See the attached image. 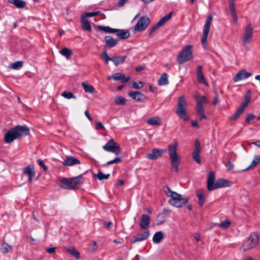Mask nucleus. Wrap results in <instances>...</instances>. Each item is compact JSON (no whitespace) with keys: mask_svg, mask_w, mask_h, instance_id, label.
I'll return each instance as SVG.
<instances>
[{"mask_svg":"<svg viewBox=\"0 0 260 260\" xmlns=\"http://www.w3.org/2000/svg\"><path fill=\"white\" fill-rule=\"evenodd\" d=\"M197 197L199 200V205L202 207L205 202L206 198L203 189L200 188L197 190Z\"/></svg>","mask_w":260,"mask_h":260,"instance_id":"26","label":"nucleus"},{"mask_svg":"<svg viewBox=\"0 0 260 260\" xmlns=\"http://www.w3.org/2000/svg\"><path fill=\"white\" fill-rule=\"evenodd\" d=\"M169 83L168 79V74L166 73H163L159 78L157 84L159 85H165Z\"/></svg>","mask_w":260,"mask_h":260,"instance_id":"35","label":"nucleus"},{"mask_svg":"<svg viewBox=\"0 0 260 260\" xmlns=\"http://www.w3.org/2000/svg\"><path fill=\"white\" fill-rule=\"evenodd\" d=\"M126 58V56H113L112 57L111 61L114 63L115 66H117L118 64L122 63L124 61Z\"/></svg>","mask_w":260,"mask_h":260,"instance_id":"33","label":"nucleus"},{"mask_svg":"<svg viewBox=\"0 0 260 260\" xmlns=\"http://www.w3.org/2000/svg\"><path fill=\"white\" fill-rule=\"evenodd\" d=\"M98 245L96 242H94L88 245V249L90 252H95L98 249Z\"/></svg>","mask_w":260,"mask_h":260,"instance_id":"48","label":"nucleus"},{"mask_svg":"<svg viewBox=\"0 0 260 260\" xmlns=\"http://www.w3.org/2000/svg\"><path fill=\"white\" fill-rule=\"evenodd\" d=\"M187 103L185 96L184 95L180 96L178 99L175 113L181 119L185 121H188L189 119V116L187 113Z\"/></svg>","mask_w":260,"mask_h":260,"instance_id":"3","label":"nucleus"},{"mask_svg":"<svg viewBox=\"0 0 260 260\" xmlns=\"http://www.w3.org/2000/svg\"><path fill=\"white\" fill-rule=\"evenodd\" d=\"M121 79H120V81H121V83H126L129 81V80L131 79V77H130V76L125 77V75L123 74H122V77H121Z\"/></svg>","mask_w":260,"mask_h":260,"instance_id":"57","label":"nucleus"},{"mask_svg":"<svg viewBox=\"0 0 260 260\" xmlns=\"http://www.w3.org/2000/svg\"><path fill=\"white\" fill-rule=\"evenodd\" d=\"M29 129L26 125H17L9 129L4 137L6 143L12 142L20 137L28 135Z\"/></svg>","mask_w":260,"mask_h":260,"instance_id":"1","label":"nucleus"},{"mask_svg":"<svg viewBox=\"0 0 260 260\" xmlns=\"http://www.w3.org/2000/svg\"><path fill=\"white\" fill-rule=\"evenodd\" d=\"M103 148L104 150L112 152L116 155H118L121 153V148L119 145L116 143L113 139L110 140L104 145Z\"/></svg>","mask_w":260,"mask_h":260,"instance_id":"9","label":"nucleus"},{"mask_svg":"<svg viewBox=\"0 0 260 260\" xmlns=\"http://www.w3.org/2000/svg\"><path fill=\"white\" fill-rule=\"evenodd\" d=\"M172 12H170L167 15L162 17L158 22V25H159L160 26L164 24L167 21L171 19L172 16Z\"/></svg>","mask_w":260,"mask_h":260,"instance_id":"40","label":"nucleus"},{"mask_svg":"<svg viewBox=\"0 0 260 260\" xmlns=\"http://www.w3.org/2000/svg\"><path fill=\"white\" fill-rule=\"evenodd\" d=\"M192 46L191 45H186L178 54L177 60L178 63L182 64L191 60L193 58Z\"/></svg>","mask_w":260,"mask_h":260,"instance_id":"5","label":"nucleus"},{"mask_svg":"<svg viewBox=\"0 0 260 260\" xmlns=\"http://www.w3.org/2000/svg\"><path fill=\"white\" fill-rule=\"evenodd\" d=\"M61 96L67 99L76 98V96L74 95V94L70 91H64L61 93Z\"/></svg>","mask_w":260,"mask_h":260,"instance_id":"46","label":"nucleus"},{"mask_svg":"<svg viewBox=\"0 0 260 260\" xmlns=\"http://www.w3.org/2000/svg\"><path fill=\"white\" fill-rule=\"evenodd\" d=\"M98 29L100 30L103 31L107 33H116L117 32H118L119 29L117 28H112L110 27L107 26H102V25H98L97 26Z\"/></svg>","mask_w":260,"mask_h":260,"instance_id":"32","label":"nucleus"},{"mask_svg":"<svg viewBox=\"0 0 260 260\" xmlns=\"http://www.w3.org/2000/svg\"><path fill=\"white\" fill-rule=\"evenodd\" d=\"M143 82L142 81L133 82L132 83V87L135 89H141L143 87Z\"/></svg>","mask_w":260,"mask_h":260,"instance_id":"53","label":"nucleus"},{"mask_svg":"<svg viewBox=\"0 0 260 260\" xmlns=\"http://www.w3.org/2000/svg\"><path fill=\"white\" fill-rule=\"evenodd\" d=\"M245 108L241 106L235 112V113L231 115L230 117V119L231 120H237L241 114L243 112Z\"/></svg>","mask_w":260,"mask_h":260,"instance_id":"34","label":"nucleus"},{"mask_svg":"<svg viewBox=\"0 0 260 260\" xmlns=\"http://www.w3.org/2000/svg\"><path fill=\"white\" fill-rule=\"evenodd\" d=\"M146 122L150 125H160L161 124V119L159 117L153 116L147 119Z\"/></svg>","mask_w":260,"mask_h":260,"instance_id":"27","label":"nucleus"},{"mask_svg":"<svg viewBox=\"0 0 260 260\" xmlns=\"http://www.w3.org/2000/svg\"><path fill=\"white\" fill-rule=\"evenodd\" d=\"M122 73H117L112 76H109L108 78V79H113L115 81L120 80V79H121V77H122Z\"/></svg>","mask_w":260,"mask_h":260,"instance_id":"52","label":"nucleus"},{"mask_svg":"<svg viewBox=\"0 0 260 260\" xmlns=\"http://www.w3.org/2000/svg\"><path fill=\"white\" fill-rule=\"evenodd\" d=\"M84 182L82 175L72 178H62L60 180L59 186L69 190L74 189L79 187Z\"/></svg>","mask_w":260,"mask_h":260,"instance_id":"2","label":"nucleus"},{"mask_svg":"<svg viewBox=\"0 0 260 260\" xmlns=\"http://www.w3.org/2000/svg\"><path fill=\"white\" fill-rule=\"evenodd\" d=\"M163 190L166 194L171 197V198L174 196V193H176V192L172 191L168 185H166L164 187Z\"/></svg>","mask_w":260,"mask_h":260,"instance_id":"45","label":"nucleus"},{"mask_svg":"<svg viewBox=\"0 0 260 260\" xmlns=\"http://www.w3.org/2000/svg\"><path fill=\"white\" fill-rule=\"evenodd\" d=\"M201 151L200 142L198 139H196L194 143V149L192 152V156L197 163H201L200 153Z\"/></svg>","mask_w":260,"mask_h":260,"instance_id":"15","label":"nucleus"},{"mask_svg":"<svg viewBox=\"0 0 260 260\" xmlns=\"http://www.w3.org/2000/svg\"><path fill=\"white\" fill-rule=\"evenodd\" d=\"M229 8L231 15L236 14V10L235 8V2H229Z\"/></svg>","mask_w":260,"mask_h":260,"instance_id":"55","label":"nucleus"},{"mask_svg":"<svg viewBox=\"0 0 260 260\" xmlns=\"http://www.w3.org/2000/svg\"><path fill=\"white\" fill-rule=\"evenodd\" d=\"M150 22V20L148 17H141L135 26V31H142L144 30L148 27Z\"/></svg>","mask_w":260,"mask_h":260,"instance_id":"11","label":"nucleus"},{"mask_svg":"<svg viewBox=\"0 0 260 260\" xmlns=\"http://www.w3.org/2000/svg\"><path fill=\"white\" fill-rule=\"evenodd\" d=\"M128 95L133 100L137 102H143L147 99V97L140 91H131L128 93Z\"/></svg>","mask_w":260,"mask_h":260,"instance_id":"16","label":"nucleus"},{"mask_svg":"<svg viewBox=\"0 0 260 260\" xmlns=\"http://www.w3.org/2000/svg\"><path fill=\"white\" fill-rule=\"evenodd\" d=\"M160 26L158 25V23L157 22L150 30V32L149 34V36L151 35L153 32H154L157 29H158Z\"/></svg>","mask_w":260,"mask_h":260,"instance_id":"59","label":"nucleus"},{"mask_svg":"<svg viewBox=\"0 0 260 260\" xmlns=\"http://www.w3.org/2000/svg\"><path fill=\"white\" fill-rule=\"evenodd\" d=\"M194 99L197 101V113L199 116L200 120L207 119L206 115L204 114L205 110L203 107V104H206L208 102L207 98L203 96L201 99L199 95H195Z\"/></svg>","mask_w":260,"mask_h":260,"instance_id":"7","label":"nucleus"},{"mask_svg":"<svg viewBox=\"0 0 260 260\" xmlns=\"http://www.w3.org/2000/svg\"><path fill=\"white\" fill-rule=\"evenodd\" d=\"M164 234L161 231L156 232L153 237L152 240L154 243H159L163 239Z\"/></svg>","mask_w":260,"mask_h":260,"instance_id":"36","label":"nucleus"},{"mask_svg":"<svg viewBox=\"0 0 260 260\" xmlns=\"http://www.w3.org/2000/svg\"><path fill=\"white\" fill-rule=\"evenodd\" d=\"M122 161V159L120 157H116L114 159L108 161L106 164L104 165V167L109 166L113 164H118Z\"/></svg>","mask_w":260,"mask_h":260,"instance_id":"47","label":"nucleus"},{"mask_svg":"<svg viewBox=\"0 0 260 260\" xmlns=\"http://www.w3.org/2000/svg\"><path fill=\"white\" fill-rule=\"evenodd\" d=\"M188 201V198H182L181 194L176 192L174 193V196L169 200V203L172 206L180 208L185 205Z\"/></svg>","mask_w":260,"mask_h":260,"instance_id":"8","label":"nucleus"},{"mask_svg":"<svg viewBox=\"0 0 260 260\" xmlns=\"http://www.w3.org/2000/svg\"><path fill=\"white\" fill-rule=\"evenodd\" d=\"M166 152V150L165 149L154 148L151 153L146 155V158L149 160H156L161 157Z\"/></svg>","mask_w":260,"mask_h":260,"instance_id":"13","label":"nucleus"},{"mask_svg":"<svg viewBox=\"0 0 260 260\" xmlns=\"http://www.w3.org/2000/svg\"><path fill=\"white\" fill-rule=\"evenodd\" d=\"M252 75V73L247 72L246 70H242L238 72L234 78V82H238L246 79Z\"/></svg>","mask_w":260,"mask_h":260,"instance_id":"17","label":"nucleus"},{"mask_svg":"<svg viewBox=\"0 0 260 260\" xmlns=\"http://www.w3.org/2000/svg\"><path fill=\"white\" fill-rule=\"evenodd\" d=\"M231 222L230 220L229 219H226V220H224V221L221 222L220 223L216 224L218 226H219L220 228H221L222 229H226L230 227V226L231 225Z\"/></svg>","mask_w":260,"mask_h":260,"instance_id":"44","label":"nucleus"},{"mask_svg":"<svg viewBox=\"0 0 260 260\" xmlns=\"http://www.w3.org/2000/svg\"><path fill=\"white\" fill-rule=\"evenodd\" d=\"M23 173L28 176V180L29 182H31L32 178L36 174L33 165H29L23 169Z\"/></svg>","mask_w":260,"mask_h":260,"instance_id":"22","label":"nucleus"},{"mask_svg":"<svg viewBox=\"0 0 260 260\" xmlns=\"http://www.w3.org/2000/svg\"><path fill=\"white\" fill-rule=\"evenodd\" d=\"M213 19L212 14L209 15L204 26L203 33L202 38V43L204 48H206L207 45V38L210 31V25Z\"/></svg>","mask_w":260,"mask_h":260,"instance_id":"10","label":"nucleus"},{"mask_svg":"<svg viewBox=\"0 0 260 260\" xmlns=\"http://www.w3.org/2000/svg\"><path fill=\"white\" fill-rule=\"evenodd\" d=\"M150 222V217L147 214H142L141 220L140 223V228L143 230L147 229L149 227Z\"/></svg>","mask_w":260,"mask_h":260,"instance_id":"23","label":"nucleus"},{"mask_svg":"<svg viewBox=\"0 0 260 260\" xmlns=\"http://www.w3.org/2000/svg\"><path fill=\"white\" fill-rule=\"evenodd\" d=\"M115 103L118 105H124L125 104V100L122 97L118 96L115 98Z\"/></svg>","mask_w":260,"mask_h":260,"instance_id":"50","label":"nucleus"},{"mask_svg":"<svg viewBox=\"0 0 260 260\" xmlns=\"http://www.w3.org/2000/svg\"><path fill=\"white\" fill-rule=\"evenodd\" d=\"M56 250L55 247H50L46 249V251L48 253H53L55 252Z\"/></svg>","mask_w":260,"mask_h":260,"instance_id":"64","label":"nucleus"},{"mask_svg":"<svg viewBox=\"0 0 260 260\" xmlns=\"http://www.w3.org/2000/svg\"><path fill=\"white\" fill-rule=\"evenodd\" d=\"M197 78L198 81L200 83L204 84L205 85H208L207 82L205 80L202 71V67L199 66L197 69Z\"/></svg>","mask_w":260,"mask_h":260,"instance_id":"24","label":"nucleus"},{"mask_svg":"<svg viewBox=\"0 0 260 260\" xmlns=\"http://www.w3.org/2000/svg\"><path fill=\"white\" fill-rule=\"evenodd\" d=\"M80 164L81 162L79 159L72 156H69L66 157L63 162H62V165L64 166H72Z\"/></svg>","mask_w":260,"mask_h":260,"instance_id":"18","label":"nucleus"},{"mask_svg":"<svg viewBox=\"0 0 260 260\" xmlns=\"http://www.w3.org/2000/svg\"><path fill=\"white\" fill-rule=\"evenodd\" d=\"M259 235L256 232L251 233L248 239L245 240L241 248L243 251H246L255 248L258 244Z\"/></svg>","mask_w":260,"mask_h":260,"instance_id":"6","label":"nucleus"},{"mask_svg":"<svg viewBox=\"0 0 260 260\" xmlns=\"http://www.w3.org/2000/svg\"><path fill=\"white\" fill-rule=\"evenodd\" d=\"M81 22L82 24V27L83 29L87 30L89 32L91 31V26L89 21L85 17L83 16L81 19Z\"/></svg>","mask_w":260,"mask_h":260,"instance_id":"30","label":"nucleus"},{"mask_svg":"<svg viewBox=\"0 0 260 260\" xmlns=\"http://www.w3.org/2000/svg\"><path fill=\"white\" fill-rule=\"evenodd\" d=\"M170 212L168 210L164 209L161 212L159 213L156 219V224L160 225L165 222L169 215Z\"/></svg>","mask_w":260,"mask_h":260,"instance_id":"19","label":"nucleus"},{"mask_svg":"<svg viewBox=\"0 0 260 260\" xmlns=\"http://www.w3.org/2000/svg\"><path fill=\"white\" fill-rule=\"evenodd\" d=\"M215 180V176L214 173L212 171L210 172L209 173L207 183V187L209 191L213 190V188L215 184L214 182Z\"/></svg>","mask_w":260,"mask_h":260,"instance_id":"20","label":"nucleus"},{"mask_svg":"<svg viewBox=\"0 0 260 260\" xmlns=\"http://www.w3.org/2000/svg\"><path fill=\"white\" fill-rule=\"evenodd\" d=\"M67 251L76 258H79L80 257V253L73 247L67 248Z\"/></svg>","mask_w":260,"mask_h":260,"instance_id":"42","label":"nucleus"},{"mask_svg":"<svg viewBox=\"0 0 260 260\" xmlns=\"http://www.w3.org/2000/svg\"><path fill=\"white\" fill-rule=\"evenodd\" d=\"M253 36V29L249 23L246 27L245 34L243 37V43L244 45H246L249 43L252 39Z\"/></svg>","mask_w":260,"mask_h":260,"instance_id":"14","label":"nucleus"},{"mask_svg":"<svg viewBox=\"0 0 260 260\" xmlns=\"http://www.w3.org/2000/svg\"><path fill=\"white\" fill-rule=\"evenodd\" d=\"M94 176L100 180L107 179L110 176V174H104L102 172L99 171L96 174H94Z\"/></svg>","mask_w":260,"mask_h":260,"instance_id":"43","label":"nucleus"},{"mask_svg":"<svg viewBox=\"0 0 260 260\" xmlns=\"http://www.w3.org/2000/svg\"><path fill=\"white\" fill-rule=\"evenodd\" d=\"M150 236L149 231H145L141 233H138L133 236L130 240L131 244H133L138 242H141L147 240Z\"/></svg>","mask_w":260,"mask_h":260,"instance_id":"12","label":"nucleus"},{"mask_svg":"<svg viewBox=\"0 0 260 260\" xmlns=\"http://www.w3.org/2000/svg\"><path fill=\"white\" fill-rule=\"evenodd\" d=\"M59 52L62 55L64 56L67 59L70 58L72 54V51L66 47L60 50Z\"/></svg>","mask_w":260,"mask_h":260,"instance_id":"39","label":"nucleus"},{"mask_svg":"<svg viewBox=\"0 0 260 260\" xmlns=\"http://www.w3.org/2000/svg\"><path fill=\"white\" fill-rule=\"evenodd\" d=\"M0 250L4 253H7L12 251V247L7 243L4 242L0 247Z\"/></svg>","mask_w":260,"mask_h":260,"instance_id":"38","label":"nucleus"},{"mask_svg":"<svg viewBox=\"0 0 260 260\" xmlns=\"http://www.w3.org/2000/svg\"><path fill=\"white\" fill-rule=\"evenodd\" d=\"M105 40L106 44L105 46V48L110 49L115 47L118 42V40L114 39L110 36H107L105 37Z\"/></svg>","mask_w":260,"mask_h":260,"instance_id":"21","label":"nucleus"},{"mask_svg":"<svg viewBox=\"0 0 260 260\" xmlns=\"http://www.w3.org/2000/svg\"><path fill=\"white\" fill-rule=\"evenodd\" d=\"M7 2L18 9H23L26 6V2L22 0H7Z\"/></svg>","mask_w":260,"mask_h":260,"instance_id":"29","label":"nucleus"},{"mask_svg":"<svg viewBox=\"0 0 260 260\" xmlns=\"http://www.w3.org/2000/svg\"><path fill=\"white\" fill-rule=\"evenodd\" d=\"M177 142L174 144H170L168 147L169 154L171 162V169L173 171L178 172V167L180 164V157L177 153Z\"/></svg>","mask_w":260,"mask_h":260,"instance_id":"4","label":"nucleus"},{"mask_svg":"<svg viewBox=\"0 0 260 260\" xmlns=\"http://www.w3.org/2000/svg\"><path fill=\"white\" fill-rule=\"evenodd\" d=\"M255 117V115L252 113L247 114V117L245 118V122L247 124H249L250 122L253 120Z\"/></svg>","mask_w":260,"mask_h":260,"instance_id":"54","label":"nucleus"},{"mask_svg":"<svg viewBox=\"0 0 260 260\" xmlns=\"http://www.w3.org/2000/svg\"><path fill=\"white\" fill-rule=\"evenodd\" d=\"M112 224V223L111 221H105L104 223V226L108 230L111 229Z\"/></svg>","mask_w":260,"mask_h":260,"instance_id":"63","label":"nucleus"},{"mask_svg":"<svg viewBox=\"0 0 260 260\" xmlns=\"http://www.w3.org/2000/svg\"><path fill=\"white\" fill-rule=\"evenodd\" d=\"M37 162H38V165L43 168V170L44 171H47V170H48V167L45 165V164L44 163V161L40 159H38L37 160Z\"/></svg>","mask_w":260,"mask_h":260,"instance_id":"56","label":"nucleus"},{"mask_svg":"<svg viewBox=\"0 0 260 260\" xmlns=\"http://www.w3.org/2000/svg\"><path fill=\"white\" fill-rule=\"evenodd\" d=\"M225 166L228 168V170L229 171L232 170L234 167V164L232 163L230 160H229L228 163L226 164Z\"/></svg>","mask_w":260,"mask_h":260,"instance_id":"61","label":"nucleus"},{"mask_svg":"<svg viewBox=\"0 0 260 260\" xmlns=\"http://www.w3.org/2000/svg\"><path fill=\"white\" fill-rule=\"evenodd\" d=\"M101 56V58L105 60L106 64H108L109 61H111L112 57L108 56V53L106 51H103Z\"/></svg>","mask_w":260,"mask_h":260,"instance_id":"49","label":"nucleus"},{"mask_svg":"<svg viewBox=\"0 0 260 260\" xmlns=\"http://www.w3.org/2000/svg\"><path fill=\"white\" fill-rule=\"evenodd\" d=\"M23 66V61H18L12 64V68L15 70L20 69Z\"/></svg>","mask_w":260,"mask_h":260,"instance_id":"51","label":"nucleus"},{"mask_svg":"<svg viewBox=\"0 0 260 260\" xmlns=\"http://www.w3.org/2000/svg\"><path fill=\"white\" fill-rule=\"evenodd\" d=\"M251 95V90H248L246 92V94L245 95L244 101L242 104V105L241 106H242V107H243L244 108H245L248 106V104L249 103V102L250 101Z\"/></svg>","mask_w":260,"mask_h":260,"instance_id":"37","label":"nucleus"},{"mask_svg":"<svg viewBox=\"0 0 260 260\" xmlns=\"http://www.w3.org/2000/svg\"><path fill=\"white\" fill-rule=\"evenodd\" d=\"M214 93H215V96L214 98V100H213L212 104L213 105H216L219 102V99H218V95L217 92L216 91L214 92Z\"/></svg>","mask_w":260,"mask_h":260,"instance_id":"60","label":"nucleus"},{"mask_svg":"<svg viewBox=\"0 0 260 260\" xmlns=\"http://www.w3.org/2000/svg\"><path fill=\"white\" fill-rule=\"evenodd\" d=\"M260 162V156L259 155H255L254 156V159L251 162V164L246 169L242 170L240 171V172H246L251 169L254 168L257 165H258Z\"/></svg>","mask_w":260,"mask_h":260,"instance_id":"31","label":"nucleus"},{"mask_svg":"<svg viewBox=\"0 0 260 260\" xmlns=\"http://www.w3.org/2000/svg\"><path fill=\"white\" fill-rule=\"evenodd\" d=\"M231 186V183L227 180L220 179L217 180L213 188V190L217 188L229 187Z\"/></svg>","mask_w":260,"mask_h":260,"instance_id":"25","label":"nucleus"},{"mask_svg":"<svg viewBox=\"0 0 260 260\" xmlns=\"http://www.w3.org/2000/svg\"><path fill=\"white\" fill-rule=\"evenodd\" d=\"M95 128L96 129H104L105 127L101 122H98L96 123Z\"/></svg>","mask_w":260,"mask_h":260,"instance_id":"62","label":"nucleus"},{"mask_svg":"<svg viewBox=\"0 0 260 260\" xmlns=\"http://www.w3.org/2000/svg\"><path fill=\"white\" fill-rule=\"evenodd\" d=\"M100 13V11H96L93 12H87L85 13V16L84 17H93L99 15Z\"/></svg>","mask_w":260,"mask_h":260,"instance_id":"58","label":"nucleus"},{"mask_svg":"<svg viewBox=\"0 0 260 260\" xmlns=\"http://www.w3.org/2000/svg\"><path fill=\"white\" fill-rule=\"evenodd\" d=\"M82 85L86 92H89L92 93L94 92L95 88L93 86L86 84L85 82H82Z\"/></svg>","mask_w":260,"mask_h":260,"instance_id":"41","label":"nucleus"},{"mask_svg":"<svg viewBox=\"0 0 260 260\" xmlns=\"http://www.w3.org/2000/svg\"><path fill=\"white\" fill-rule=\"evenodd\" d=\"M116 36L119 39L125 40L127 39L130 36V32L127 29H119L118 32H117Z\"/></svg>","mask_w":260,"mask_h":260,"instance_id":"28","label":"nucleus"}]
</instances>
